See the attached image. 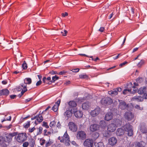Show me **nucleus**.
I'll list each match as a JSON object with an SVG mask.
<instances>
[{
	"label": "nucleus",
	"mask_w": 147,
	"mask_h": 147,
	"mask_svg": "<svg viewBox=\"0 0 147 147\" xmlns=\"http://www.w3.org/2000/svg\"><path fill=\"white\" fill-rule=\"evenodd\" d=\"M143 81V79L142 78H137L136 80V82H134V86H133L132 87V88L131 89H125L123 91V93L125 94H126L127 92L133 94L134 92H136L138 90V88L136 87V86H138V83H140Z\"/></svg>",
	"instance_id": "f257e3e1"
},
{
	"label": "nucleus",
	"mask_w": 147,
	"mask_h": 147,
	"mask_svg": "<svg viewBox=\"0 0 147 147\" xmlns=\"http://www.w3.org/2000/svg\"><path fill=\"white\" fill-rule=\"evenodd\" d=\"M28 136L25 133H19L15 136L16 141L19 143L24 142L27 140Z\"/></svg>",
	"instance_id": "f03ea898"
},
{
	"label": "nucleus",
	"mask_w": 147,
	"mask_h": 147,
	"mask_svg": "<svg viewBox=\"0 0 147 147\" xmlns=\"http://www.w3.org/2000/svg\"><path fill=\"white\" fill-rule=\"evenodd\" d=\"M69 139V137L67 134V131H66L63 136L61 137L60 142L63 143L66 146H69L71 142Z\"/></svg>",
	"instance_id": "7ed1b4c3"
},
{
	"label": "nucleus",
	"mask_w": 147,
	"mask_h": 147,
	"mask_svg": "<svg viewBox=\"0 0 147 147\" xmlns=\"http://www.w3.org/2000/svg\"><path fill=\"white\" fill-rule=\"evenodd\" d=\"M123 127L125 131L127 132V134L129 136H131L133 135L132 126L130 124H126L123 126Z\"/></svg>",
	"instance_id": "20e7f679"
},
{
	"label": "nucleus",
	"mask_w": 147,
	"mask_h": 147,
	"mask_svg": "<svg viewBox=\"0 0 147 147\" xmlns=\"http://www.w3.org/2000/svg\"><path fill=\"white\" fill-rule=\"evenodd\" d=\"M76 137L78 139L84 140L86 138V134L84 131H79L77 132Z\"/></svg>",
	"instance_id": "39448f33"
},
{
	"label": "nucleus",
	"mask_w": 147,
	"mask_h": 147,
	"mask_svg": "<svg viewBox=\"0 0 147 147\" xmlns=\"http://www.w3.org/2000/svg\"><path fill=\"white\" fill-rule=\"evenodd\" d=\"M101 102L102 104L105 105H109L112 103L113 101L111 98L108 97L102 99L101 100Z\"/></svg>",
	"instance_id": "423d86ee"
},
{
	"label": "nucleus",
	"mask_w": 147,
	"mask_h": 147,
	"mask_svg": "<svg viewBox=\"0 0 147 147\" xmlns=\"http://www.w3.org/2000/svg\"><path fill=\"white\" fill-rule=\"evenodd\" d=\"M100 112V108L97 107L90 111V114L92 117H94L97 116L99 114Z\"/></svg>",
	"instance_id": "0eeeda50"
},
{
	"label": "nucleus",
	"mask_w": 147,
	"mask_h": 147,
	"mask_svg": "<svg viewBox=\"0 0 147 147\" xmlns=\"http://www.w3.org/2000/svg\"><path fill=\"white\" fill-rule=\"evenodd\" d=\"M117 127V126L114 123H111L108 126L107 130L109 132H113L115 130Z\"/></svg>",
	"instance_id": "6e6552de"
},
{
	"label": "nucleus",
	"mask_w": 147,
	"mask_h": 147,
	"mask_svg": "<svg viewBox=\"0 0 147 147\" xmlns=\"http://www.w3.org/2000/svg\"><path fill=\"white\" fill-rule=\"evenodd\" d=\"M124 117L128 121H130L133 118L134 115L131 112L128 111L125 113Z\"/></svg>",
	"instance_id": "1a4fd4ad"
},
{
	"label": "nucleus",
	"mask_w": 147,
	"mask_h": 147,
	"mask_svg": "<svg viewBox=\"0 0 147 147\" xmlns=\"http://www.w3.org/2000/svg\"><path fill=\"white\" fill-rule=\"evenodd\" d=\"M93 144L92 139H87L84 142V145L85 147H92Z\"/></svg>",
	"instance_id": "9d476101"
},
{
	"label": "nucleus",
	"mask_w": 147,
	"mask_h": 147,
	"mask_svg": "<svg viewBox=\"0 0 147 147\" xmlns=\"http://www.w3.org/2000/svg\"><path fill=\"white\" fill-rule=\"evenodd\" d=\"M69 129L71 131H76L77 129V126L73 122H70L68 123Z\"/></svg>",
	"instance_id": "9b49d317"
},
{
	"label": "nucleus",
	"mask_w": 147,
	"mask_h": 147,
	"mask_svg": "<svg viewBox=\"0 0 147 147\" xmlns=\"http://www.w3.org/2000/svg\"><path fill=\"white\" fill-rule=\"evenodd\" d=\"M100 127L98 125L94 124L91 125L90 127V130L92 132L97 131L99 129Z\"/></svg>",
	"instance_id": "f8f14e48"
},
{
	"label": "nucleus",
	"mask_w": 147,
	"mask_h": 147,
	"mask_svg": "<svg viewBox=\"0 0 147 147\" xmlns=\"http://www.w3.org/2000/svg\"><path fill=\"white\" fill-rule=\"evenodd\" d=\"M128 105L126 104V102L123 100H121L120 102L119 105V108L122 110L125 109L127 108Z\"/></svg>",
	"instance_id": "ddd939ff"
},
{
	"label": "nucleus",
	"mask_w": 147,
	"mask_h": 147,
	"mask_svg": "<svg viewBox=\"0 0 147 147\" xmlns=\"http://www.w3.org/2000/svg\"><path fill=\"white\" fill-rule=\"evenodd\" d=\"M61 102V99H59L57 102H55V105L52 107V109L54 112H56L58 110L59 106Z\"/></svg>",
	"instance_id": "4468645a"
},
{
	"label": "nucleus",
	"mask_w": 147,
	"mask_h": 147,
	"mask_svg": "<svg viewBox=\"0 0 147 147\" xmlns=\"http://www.w3.org/2000/svg\"><path fill=\"white\" fill-rule=\"evenodd\" d=\"M117 139L114 137H112L109 140V144L111 146L115 145L117 142Z\"/></svg>",
	"instance_id": "2eb2a0df"
},
{
	"label": "nucleus",
	"mask_w": 147,
	"mask_h": 147,
	"mask_svg": "<svg viewBox=\"0 0 147 147\" xmlns=\"http://www.w3.org/2000/svg\"><path fill=\"white\" fill-rule=\"evenodd\" d=\"M146 87H141L138 90V93L140 94H146L145 92H146ZM146 95L145 97L146 98H147V95L146 94Z\"/></svg>",
	"instance_id": "dca6fc26"
},
{
	"label": "nucleus",
	"mask_w": 147,
	"mask_h": 147,
	"mask_svg": "<svg viewBox=\"0 0 147 147\" xmlns=\"http://www.w3.org/2000/svg\"><path fill=\"white\" fill-rule=\"evenodd\" d=\"M113 114L110 112H108L105 115V119L107 121H109L112 119Z\"/></svg>",
	"instance_id": "f3484780"
},
{
	"label": "nucleus",
	"mask_w": 147,
	"mask_h": 147,
	"mask_svg": "<svg viewBox=\"0 0 147 147\" xmlns=\"http://www.w3.org/2000/svg\"><path fill=\"white\" fill-rule=\"evenodd\" d=\"M43 120V118L42 115L40 114L37 115L36 120L35 122L36 124H37L38 123L41 122Z\"/></svg>",
	"instance_id": "a211bd4d"
},
{
	"label": "nucleus",
	"mask_w": 147,
	"mask_h": 147,
	"mask_svg": "<svg viewBox=\"0 0 147 147\" xmlns=\"http://www.w3.org/2000/svg\"><path fill=\"white\" fill-rule=\"evenodd\" d=\"M64 115L65 118L67 119L71 116V112L69 110H66L64 113Z\"/></svg>",
	"instance_id": "6ab92c4d"
},
{
	"label": "nucleus",
	"mask_w": 147,
	"mask_h": 147,
	"mask_svg": "<svg viewBox=\"0 0 147 147\" xmlns=\"http://www.w3.org/2000/svg\"><path fill=\"white\" fill-rule=\"evenodd\" d=\"M74 115L77 118H81L83 116L82 112L80 111H74Z\"/></svg>",
	"instance_id": "aec40b11"
},
{
	"label": "nucleus",
	"mask_w": 147,
	"mask_h": 147,
	"mask_svg": "<svg viewBox=\"0 0 147 147\" xmlns=\"http://www.w3.org/2000/svg\"><path fill=\"white\" fill-rule=\"evenodd\" d=\"M9 93V91L6 89L0 90V96L2 95H7Z\"/></svg>",
	"instance_id": "412c9836"
},
{
	"label": "nucleus",
	"mask_w": 147,
	"mask_h": 147,
	"mask_svg": "<svg viewBox=\"0 0 147 147\" xmlns=\"http://www.w3.org/2000/svg\"><path fill=\"white\" fill-rule=\"evenodd\" d=\"M90 106V104L89 102H86L84 103L82 105V107L83 109L85 110H88Z\"/></svg>",
	"instance_id": "4be33fe9"
},
{
	"label": "nucleus",
	"mask_w": 147,
	"mask_h": 147,
	"mask_svg": "<svg viewBox=\"0 0 147 147\" xmlns=\"http://www.w3.org/2000/svg\"><path fill=\"white\" fill-rule=\"evenodd\" d=\"M124 133L123 129L122 128L118 129L116 131V135L117 136H121L123 135Z\"/></svg>",
	"instance_id": "5701e85b"
},
{
	"label": "nucleus",
	"mask_w": 147,
	"mask_h": 147,
	"mask_svg": "<svg viewBox=\"0 0 147 147\" xmlns=\"http://www.w3.org/2000/svg\"><path fill=\"white\" fill-rule=\"evenodd\" d=\"M133 100H136L137 102H142L143 100V98L140 96H135L132 98Z\"/></svg>",
	"instance_id": "b1692460"
},
{
	"label": "nucleus",
	"mask_w": 147,
	"mask_h": 147,
	"mask_svg": "<svg viewBox=\"0 0 147 147\" xmlns=\"http://www.w3.org/2000/svg\"><path fill=\"white\" fill-rule=\"evenodd\" d=\"M42 127H40L39 128H36V132L34 134L35 136H37L41 134L42 132Z\"/></svg>",
	"instance_id": "393cba45"
},
{
	"label": "nucleus",
	"mask_w": 147,
	"mask_h": 147,
	"mask_svg": "<svg viewBox=\"0 0 147 147\" xmlns=\"http://www.w3.org/2000/svg\"><path fill=\"white\" fill-rule=\"evenodd\" d=\"M29 145L30 147H34L35 143L34 139L31 138L29 139L28 140Z\"/></svg>",
	"instance_id": "a878e982"
},
{
	"label": "nucleus",
	"mask_w": 147,
	"mask_h": 147,
	"mask_svg": "<svg viewBox=\"0 0 147 147\" xmlns=\"http://www.w3.org/2000/svg\"><path fill=\"white\" fill-rule=\"evenodd\" d=\"M68 104L70 108H74L77 105L76 102L73 101H69V102Z\"/></svg>",
	"instance_id": "bb28decb"
},
{
	"label": "nucleus",
	"mask_w": 147,
	"mask_h": 147,
	"mask_svg": "<svg viewBox=\"0 0 147 147\" xmlns=\"http://www.w3.org/2000/svg\"><path fill=\"white\" fill-rule=\"evenodd\" d=\"M108 93L112 96H114L118 94V92H117L115 89H114L113 90L109 91Z\"/></svg>",
	"instance_id": "cd10ccee"
},
{
	"label": "nucleus",
	"mask_w": 147,
	"mask_h": 147,
	"mask_svg": "<svg viewBox=\"0 0 147 147\" xmlns=\"http://www.w3.org/2000/svg\"><path fill=\"white\" fill-rule=\"evenodd\" d=\"M92 147H104L103 143L102 142H99L98 143H95Z\"/></svg>",
	"instance_id": "c85d7f7f"
},
{
	"label": "nucleus",
	"mask_w": 147,
	"mask_h": 147,
	"mask_svg": "<svg viewBox=\"0 0 147 147\" xmlns=\"http://www.w3.org/2000/svg\"><path fill=\"white\" fill-rule=\"evenodd\" d=\"M137 145L138 147H145V143L143 141H141L137 143Z\"/></svg>",
	"instance_id": "c756f323"
},
{
	"label": "nucleus",
	"mask_w": 147,
	"mask_h": 147,
	"mask_svg": "<svg viewBox=\"0 0 147 147\" xmlns=\"http://www.w3.org/2000/svg\"><path fill=\"white\" fill-rule=\"evenodd\" d=\"M53 143V142L51 141L49 138V139L48 141L46 142L45 144V147H50L51 146L52 144Z\"/></svg>",
	"instance_id": "7c9ffc66"
},
{
	"label": "nucleus",
	"mask_w": 147,
	"mask_h": 147,
	"mask_svg": "<svg viewBox=\"0 0 147 147\" xmlns=\"http://www.w3.org/2000/svg\"><path fill=\"white\" fill-rule=\"evenodd\" d=\"M24 82L27 84H30L32 82V80L30 78H26L24 80Z\"/></svg>",
	"instance_id": "2f4dec72"
},
{
	"label": "nucleus",
	"mask_w": 147,
	"mask_h": 147,
	"mask_svg": "<svg viewBox=\"0 0 147 147\" xmlns=\"http://www.w3.org/2000/svg\"><path fill=\"white\" fill-rule=\"evenodd\" d=\"M99 124L101 127H105L106 126V123L104 120H101L99 123Z\"/></svg>",
	"instance_id": "473e14b6"
},
{
	"label": "nucleus",
	"mask_w": 147,
	"mask_h": 147,
	"mask_svg": "<svg viewBox=\"0 0 147 147\" xmlns=\"http://www.w3.org/2000/svg\"><path fill=\"white\" fill-rule=\"evenodd\" d=\"M12 138L9 134L6 136V139L5 138V142H9L12 140Z\"/></svg>",
	"instance_id": "72a5a7b5"
},
{
	"label": "nucleus",
	"mask_w": 147,
	"mask_h": 147,
	"mask_svg": "<svg viewBox=\"0 0 147 147\" xmlns=\"http://www.w3.org/2000/svg\"><path fill=\"white\" fill-rule=\"evenodd\" d=\"M99 136V134L98 133L95 132L92 135V137L93 138V139L96 140Z\"/></svg>",
	"instance_id": "f704fd0d"
},
{
	"label": "nucleus",
	"mask_w": 147,
	"mask_h": 147,
	"mask_svg": "<svg viewBox=\"0 0 147 147\" xmlns=\"http://www.w3.org/2000/svg\"><path fill=\"white\" fill-rule=\"evenodd\" d=\"M140 131L142 134H147V128L145 127H142L140 129Z\"/></svg>",
	"instance_id": "c9c22d12"
},
{
	"label": "nucleus",
	"mask_w": 147,
	"mask_h": 147,
	"mask_svg": "<svg viewBox=\"0 0 147 147\" xmlns=\"http://www.w3.org/2000/svg\"><path fill=\"white\" fill-rule=\"evenodd\" d=\"M59 77L56 76H53L52 77V80H51L49 82H54L56 80H58Z\"/></svg>",
	"instance_id": "e433bc0d"
},
{
	"label": "nucleus",
	"mask_w": 147,
	"mask_h": 147,
	"mask_svg": "<svg viewBox=\"0 0 147 147\" xmlns=\"http://www.w3.org/2000/svg\"><path fill=\"white\" fill-rule=\"evenodd\" d=\"M45 140L42 138H40V144L41 146H43L46 143Z\"/></svg>",
	"instance_id": "4c0bfd02"
},
{
	"label": "nucleus",
	"mask_w": 147,
	"mask_h": 147,
	"mask_svg": "<svg viewBox=\"0 0 147 147\" xmlns=\"http://www.w3.org/2000/svg\"><path fill=\"white\" fill-rule=\"evenodd\" d=\"M116 123L117 127L121 126L122 124V122L119 119H117L116 120Z\"/></svg>",
	"instance_id": "58836bf2"
},
{
	"label": "nucleus",
	"mask_w": 147,
	"mask_h": 147,
	"mask_svg": "<svg viewBox=\"0 0 147 147\" xmlns=\"http://www.w3.org/2000/svg\"><path fill=\"white\" fill-rule=\"evenodd\" d=\"M79 78L81 79H87L88 77L86 75L83 74L80 75Z\"/></svg>",
	"instance_id": "ea45409f"
},
{
	"label": "nucleus",
	"mask_w": 147,
	"mask_h": 147,
	"mask_svg": "<svg viewBox=\"0 0 147 147\" xmlns=\"http://www.w3.org/2000/svg\"><path fill=\"white\" fill-rule=\"evenodd\" d=\"M22 67L23 69H26L27 68V66L25 61H24L22 65Z\"/></svg>",
	"instance_id": "a19ab883"
},
{
	"label": "nucleus",
	"mask_w": 147,
	"mask_h": 147,
	"mask_svg": "<svg viewBox=\"0 0 147 147\" xmlns=\"http://www.w3.org/2000/svg\"><path fill=\"white\" fill-rule=\"evenodd\" d=\"M134 108L140 110H143V107H140L139 105H134Z\"/></svg>",
	"instance_id": "79ce46f5"
},
{
	"label": "nucleus",
	"mask_w": 147,
	"mask_h": 147,
	"mask_svg": "<svg viewBox=\"0 0 147 147\" xmlns=\"http://www.w3.org/2000/svg\"><path fill=\"white\" fill-rule=\"evenodd\" d=\"M30 121H28L24 124V126L25 128H28L30 125Z\"/></svg>",
	"instance_id": "37998d69"
},
{
	"label": "nucleus",
	"mask_w": 147,
	"mask_h": 147,
	"mask_svg": "<svg viewBox=\"0 0 147 147\" xmlns=\"http://www.w3.org/2000/svg\"><path fill=\"white\" fill-rule=\"evenodd\" d=\"M44 136H49L51 134V132L50 131L47 132V130L46 129L44 130Z\"/></svg>",
	"instance_id": "c03bdc74"
},
{
	"label": "nucleus",
	"mask_w": 147,
	"mask_h": 147,
	"mask_svg": "<svg viewBox=\"0 0 147 147\" xmlns=\"http://www.w3.org/2000/svg\"><path fill=\"white\" fill-rule=\"evenodd\" d=\"M144 63V61L143 60H142L141 61L138 63L137 65V66L138 67H140L142 65H143Z\"/></svg>",
	"instance_id": "a18cd8bd"
},
{
	"label": "nucleus",
	"mask_w": 147,
	"mask_h": 147,
	"mask_svg": "<svg viewBox=\"0 0 147 147\" xmlns=\"http://www.w3.org/2000/svg\"><path fill=\"white\" fill-rule=\"evenodd\" d=\"M4 142H5V138L3 136H0V144H2Z\"/></svg>",
	"instance_id": "49530a36"
},
{
	"label": "nucleus",
	"mask_w": 147,
	"mask_h": 147,
	"mask_svg": "<svg viewBox=\"0 0 147 147\" xmlns=\"http://www.w3.org/2000/svg\"><path fill=\"white\" fill-rule=\"evenodd\" d=\"M11 136V138H12V137L15 136H16L18 135V132H14L13 133H10L9 134Z\"/></svg>",
	"instance_id": "de8ad7c7"
},
{
	"label": "nucleus",
	"mask_w": 147,
	"mask_h": 147,
	"mask_svg": "<svg viewBox=\"0 0 147 147\" xmlns=\"http://www.w3.org/2000/svg\"><path fill=\"white\" fill-rule=\"evenodd\" d=\"M55 124L56 123L55 121H53L51 122L49 124V126L51 127H53L54 126Z\"/></svg>",
	"instance_id": "09e8293b"
},
{
	"label": "nucleus",
	"mask_w": 147,
	"mask_h": 147,
	"mask_svg": "<svg viewBox=\"0 0 147 147\" xmlns=\"http://www.w3.org/2000/svg\"><path fill=\"white\" fill-rule=\"evenodd\" d=\"M29 145V142H26L23 143L22 146L23 147H28Z\"/></svg>",
	"instance_id": "8fccbe9b"
},
{
	"label": "nucleus",
	"mask_w": 147,
	"mask_h": 147,
	"mask_svg": "<svg viewBox=\"0 0 147 147\" xmlns=\"http://www.w3.org/2000/svg\"><path fill=\"white\" fill-rule=\"evenodd\" d=\"M42 126L45 127L47 128H49V126L47 122L43 121L42 123Z\"/></svg>",
	"instance_id": "3c124183"
},
{
	"label": "nucleus",
	"mask_w": 147,
	"mask_h": 147,
	"mask_svg": "<svg viewBox=\"0 0 147 147\" xmlns=\"http://www.w3.org/2000/svg\"><path fill=\"white\" fill-rule=\"evenodd\" d=\"M67 32L65 30H64L63 32H61V33L63 36H65L66 35Z\"/></svg>",
	"instance_id": "603ef678"
},
{
	"label": "nucleus",
	"mask_w": 147,
	"mask_h": 147,
	"mask_svg": "<svg viewBox=\"0 0 147 147\" xmlns=\"http://www.w3.org/2000/svg\"><path fill=\"white\" fill-rule=\"evenodd\" d=\"M20 86L23 88H26L27 85L24 82V83H22L20 84Z\"/></svg>",
	"instance_id": "864d4df0"
},
{
	"label": "nucleus",
	"mask_w": 147,
	"mask_h": 147,
	"mask_svg": "<svg viewBox=\"0 0 147 147\" xmlns=\"http://www.w3.org/2000/svg\"><path fill=\"white\" fill-rule=\"evenodd\" d=\"M27 90V88H23L22 90V91L21 92V94L22 95L24 93L26 92Z\"/></svg>",
	"instance_id": "5fc2aeb1"
},
{
	"label": "nucleus",
	"mask_w": 147,
	"mask_h": 147,
	"mask_svg": "<svg viewBox=\"0 0 147 147\" xmlns=\"http://www.w3.org/2000/svg\"><path fill=\"white\" fill-rule=\"evenodd\" d=\"M36 128L34 127H33L32 128H30L29 129V131L30 133H32L34 131H35Z\"/></svg>",
	"instance_id": "6e6d98bb"
},
{
	"label": "nucleus",
	"mask_w": 147,
	"mask_h": 147,
	"mask_svg": "<svg viewBox=\"0 0 147 147\" xmlns=\"http://www.w3.org/2000/svg\"><path fill=\"white\" fill-rule=\"evenodd\" d=\"M128 62L127 61H125L124 62L122 63H121L119 65V66H120L121 67H122L123 66L125 65V64H127Z\"/></svg>",
	"instance_id": "4d7b16f0"
},
{
	"label": "nucleus",
	"mask_w": 147,
	"mask_h": 147,
	"mask_svg": "<svg viewBox=\"0 0 147 147\" xmlns=\"http://www.w3.org/2000/svg\"><path fill=\"white\" fill-rule=\"evenodd\" d=\"M79 68H76L75 69H72V71L74 72H77L79 71Z\"/></svg>",
	"instance_id": "13d9d810"
},
{
	"label": "nucleus",
	"mask_w": 147,
	"mask_h": 147,
	"mask_svg": "<svg viewBox=\"0 0 147 147\" xmlns=\"http://www.w3.org/2000/svg\"><path fill=\"white\" fill-rule=\"evenodd\" d=\"M42 83V81L41 80H39L38 81L36 84V86H38L40 85Z\"/></svg>",
	"instance_id": "bf43d9fd"
},
{
	"label": "nucleus",
	"mask_w": 147,
	"mask_h": 147,
	"mask_svg": "<svg viewBox=\"0 0 147 147\" xmlns=\"http://www.w3.org/2000/svg\"><path fill=\"white\" fill-rule=\"evenodd\" d=\"M120 55V54H119L118 55L116 56H115L113 57V58L114 59H116L118 58L119 57V55Z\"/></svg>",
	"instance_id": "052dcab7"
},
{
	"label": "nucleus",
	"mask_w": 147,
	"mask_h": 147,
	"mask_svg": "<svg viewBox=\"0 0 147 147\" xmlns=\"http://www.w3.org/2000/svg\"><path fill=\"white\" fill-rule=\"evenodd\" d=\"M68 15V13L67 12H65V13H62V15L63 17H65V16H67Z\"/></svg>",
	"instance_id": "680f3d73"
},
{
	"label": "nucleus",
	"mask_w": 147,
	"mask_h": 147,
	"mask_svg": "<svg viewBox=\"0 0 147 147\" xmlns=\"http://www.w3.org/2000/svg\"><path fill=\"white\" fill-rule=\"evenodd\" d=\"M115 89L117 92H120L121 90V88H118Z\"/></svg>",
	"instance_id": "e2e57ef3"
},
{
	"label": "nucleus",
	"mask_w": 147,
	"mask_h": 147,
	"mask_svg": "<svg viewBox=\"0 0 147 147\" xmlns=\"http://www.w3.org/2000/svg\"><path fill=\"white\" fill-rule=\"evenodd\" d=\"M104 28L103 27H101L99 30L100 32H102L104 31Z\"/></svg>",
	"instance_id": "0e129e2a"
},
{
	"label": "nucleus",
	"mask_w": 147,
	"mask_h": 147,
	"mask_svg": "<svg viewBox=\"0 0 147 147\" xmlns=\"http://www.w3.org/2000/svg\"><path fill=\"white\" fill-rule=\"evenodd\" d=\"M16 96V95H13L10 96V97L11 99H14Z\"/></svg>",
	"instance_id": "69168bd1"
},
{
	"label": "nucleus",
	"mask_w": 147,
	"mask_h": 147,
	"mask_svg": "<svg viewBox=\"0 0 147 147\" xmlns=\"http://www.w3.org/2000/svg\"><path fill=\"white\" fill-rule=\"evenodd\" d=\"M49 73L53 75V74H56V72L55 71H52L50 72Z\"/></svg>",
	"instance_id": "338daca9"
},
{
	"label": "nucleus",
	"mask_w": 147,
	"mask_h": 147,
	"mask_svg": "<svg viewBox=\"0 0 147 147\" xmlns=\"http://www.w3.org/2000/svg\"><path fill=\"white\" fill-rule=\"evenodd\" d=\"M47 78L46 77H44L42 79V81L44 83H47L46 82V80Z\"/></svg>",
	"instance_id": "774afa93"
}]
</instances>
